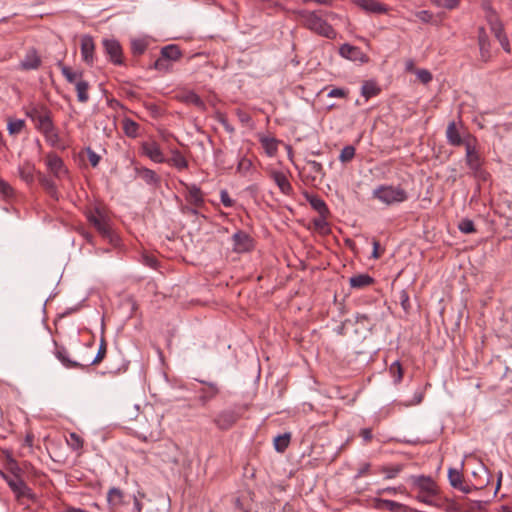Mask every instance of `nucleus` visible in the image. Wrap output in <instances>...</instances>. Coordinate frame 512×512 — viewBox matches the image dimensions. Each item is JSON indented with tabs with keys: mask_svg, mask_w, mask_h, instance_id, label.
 Listing matches in <instances>:
<instances>
[{
	"mask_svg": "<svg viewBox=\"0 0 512 512\" xmlns=\"http://www.w3.org/2000/svg\"><path fill=\"white\" fill-rule=\"evenodd\" d=\"M302 25L314 32L315 34L325 37L327 39H335L337 32L335 29L323 18L326 15L332 19L336 18L337 15L333 12L322 11H308L301 10L297 12Z\"/></svg>",
	"mask_w": 512,
	"mask_h": 512,
	"instance_id": "1",
	"label": "nucleus"
},
{
	"mask_svg": "<svg viewBox=\"0 0 512 512\" xmlns=\"http://www.w3.org/2000/svg\"><path fill=\"white\" fill-rule=\"evenodd\" d=\"M412 484L419 490L416 499L426 505H436L433 497L438 494V487L435 481L429 476H411Z\"/></svg>",
	"mask_w": 512,
	"mask_h": 512,
	"instance_id": "2",
	"label": "nucleus"
},
{
	"mask_svg": "<svg viewBox=\"0 0 512 512\" xmlns=\"http://www.w3.org/2000/svg\"><path fill=\"white\" fill-rule=\"evenodd\" d=\"M372 197L386 205L402 203L408 194L401 186L379 185L372 191Z\"/></svg>",
	"mask_w": 512,
	"mask_h": 512,
	"instance_id": "3",
	"label": "nucleus"
},
{
	"mask_svg": "<svg viewBox=\"0 0 512 512\" xmlns=\"http://www.w3.org/2000/svg\"><path fill=\"white\" fill-rule=\"evenodd\" d=\"M86 217L89 223L95 227L103 238L109 240L111 243L114 242L115 236L110 228L109 219L101 207L95 206L88 209L86 211Z\"/></svg>",
	"mask_w": 512,
	"mask_h": 512,
	"instance_id": "4",
	"label": "nucleus"
},
{
	"mask_svg": "<svg viewBox=\"0 0 512 512\" xmlns=\"http://www.w3.org/2000/svg\"><path fill=\"white\" fill-rule=\"evenodd\" d=\"M465 150V159L467 166L473 172L475 177L485 180L487 173L482 169L483 159L481 158L480 153L476 149V142H467Z\"/></svg>",
	"mask_w": 512,
	"mask_h": 512,
	"instance_id": "5",
	"label": "nucleus"
},
{
	"mask_svg": "<svg viewBox=\"0 0 512 512\" xmlns=\"http://www.w3.org/2000/svg\"><path fill=\"white\" fill-rule=\"evenodd\" d=\"M0 476L6 481L18 500L24 497L30 498L32 496L31 489L21 478V473L8 474L3 470H0Z\"/></svg>",
	"mask_w": 512,
	"mask_h": 512,
	"instance_id": "6",
	"label": "nucleus"
},
{
	"mask_svg": "<svg viewBox=\"0 0 512 512\" xmlns=\"http://www.w3.org/2000/svg\"><path fill=\"white\" fill-rule=\"evenodd\" d=\"M146 422L147 420H145V422L142 421V419L137 420V435L144 441L154 440L159 435L160 421L158 416H154L151 422Z\"/></svg>",
	"mask_w": 512,
	"mask_h": 512,
	"instance_id": "7",
	"label": "nucleus"
},
{
	"mask_svg": "<svg viewBox=\"0 0 512 512\" xmlns=\"http://www.w3.org/2000/svg\"><path fill=\"white\" fill-rule=\"evenodd\" d=\"M240 408H230L219 412L213 422L220 430L230 429L241 417Z\"/></svg>",
	"mask_w": 512,
	"mask_h": 512,
	"instance_id": "8",
	"label": "nucleus"
},
{
	"mask_svg": "<svg viewBox=\"0 0 512 512\" xmlns=\"http://www.w3.org/2000/svg\"><path fill=\"white\" fill-rule=\"evenodd\" d=\"M102 45L109 60L115 65L123 64V52L120 43L114 38H104Z\"/></svg>",
	"mask_w": 512,
	"mask_h": 512,
	"instance_id": "9",
	"label": "nucleus"
},
{
	"mask_svg": "<svg viewBox=\"0 0 512 512\" xmlns=\"http://www.w3.org/2000/svg\"><path fill=\"white\" fill-rule=\"evenodd\" d=\"M446 138L450 145L452 146H461L464 145L466 147L467 142H477L476 138L470 134H466L462 136L456 126L454 121L450 122L446 129Z\"/></svg>",
	"mask_w": 512,
	"mask_h": 512,
	"instance_id": "10",
	"label": "nucleus"
},
{
	"mask_svg": "<svg viewBox=\"0 0 512 512\" xmlns=\"http://www.w3.org/2000/svg\"><path fill=\"white\" fill-rule=\"evenodd\" d=\"M233 250L237 253L248 252L253 248V239L246 232L239 230L232 236Z\"/></svg>",
	"mask_w": 512,
	"mask_h": 512,
	"instance_id": "11",
	"label": "nucleus"
},
{
	"mask_svg": "<svg viewBox=\"0 0 512 512\" xmlns=\"http://www.w3.org/2000/svg\"><path fill=\"white\" fill-rule=\"evenodd\" d=\"M157 455L165 463L178 464V446L173 442H166L159 446Z\"/></svg>",
	"mask_w": 512,
	"mask_h": 512,
	"instance_id": "12",
	"label": "nucleus"
},
{
	"mask_svg": "<svg viewBox=\"0 0 512 512\" xmlns=\"http://www.w3.org/2000/svg\"><path fill=\"white\" fill-rule=\"evenodd\" d=\"M46 165L49 171L58 179L63 178L67 174V168L65 167L63 160L54 153L47 155Z\"/></svg>",
	"mask_w": 512,
	"mask_h": 512,
	"instance_id": "13",
	"label": "nucleus"
},
{
	"mask_svg": "<svg viewBox=\"0 0 512 512\" xmlns=\"http://www.w3.org/2000/svg\"><path fill=\"white\" fill-rule=\"evenodd\" d=\"M339 54L348 60L351 61H359V62H367L368 57L365 53L362 52V50L357 47L350 44H343L339 48Z\"/></svg>",
	"mask_w": 512,
	"mask_h": 512,
	"instance_id": "14",
	"label": "nucleus"
},
{
	"mask_svg": "<svg viewBox=\"0 0 512 512\" xmlns=\"http://www.w3.org/2000/svg\"><path fill=\"white\" fill-rule=\"evenodd\" d=\"M81 56L86 64L92 65L94 63L95 43L90 35H83L81 37Z\"/></svg>",
	"mask_w": 512,
	"mask_h": 512,
	"instance_id": "15",
	"label": "nucleus"
},
{
	"mask_svg": "<svg viewBox=\"0 0 512 512\" xmlns=\"http://www.w3.org/2000/svg\"><path fill=\"white\" fill-rule=\"evenodd\" d=\"M107 503L110 512H117L125 504L123 491L119 488L111 487L107 492Z\"/></svg>",
	"mask_w": 512,
	"mask_h": 512,
	"instance_id": "16",
	"label": "nucleus"
},
{
	"mask_svg": "<svg viewBox=\"0 0 512 512\" xmlns=\"http://www.w3.org/2000/svg\"><path fill=\"white\" fill-rule=\"evenodd\" d=\"M353 2L364 11L372 14H385L388 8L377 0H353Z\"/></svg>",
	"mask_w": 512,
	"mask_h": 512,
	"instance_id": "17",
	"label": "nucleus"
},
{
	"mask_svg": "<svg viewBox=\"0 0 512 512\" xmlns=\"http://www.w3.org/2000/svg\"><path fill=\"white\" fill-rule=\"evenodd\" d=\"M41 65V58L35 49L27 51L25 57L20 62V68L23 70H36Z\"/></svg>",
	"mask_w": 512,
	"mask_h": 512,
	"instance_id": "18",
	"label": "nucleus"
},
{
	"mask_svg": "<svg viewBox=\"0 0 512 512\" xmlns=\"http://www.w3.org/2000/svg\"><path fill=\"white\" fill-rule=\"evenodd\" d=\"M143 153L156 163L165 161L163 153L156 142H146L142 145Z\"/></svg>",
	"mask_w": 512,
	"mask_h": 512,
	"instance_id": "19",
	"label": "nucleus"
},
{
	"mask_svg": "<svg viewBox=\"0 0 512 512\" xmlns=\"http://www.w3.org/2000/svg\"><path fill=\"white\" fill-rule=\"evenodd\" d=\"M270 177L273 179L275 184L279 187L280 191L285 195H290L292 192V186L285 173L281 171L273 170L270 173Z\"/></svg>",
	"mask_w": 512,
	"mask_h": 512,
	"instance_id": "20",
	"label": "nucleus"
},
{
	"mask_svg": "<svg viewBox=\"0 0 512 512\" xmlns=\"http://www.w3.org/2000/svg\"><path fill=\"white\" fill-rule=\"evenodd\" d=\"M219 393V388L214 383L207 384L199 392L198 401L201 406L205 407L209 401L216 397Z\"/></svg>",
	"mask_w": 512,
	"mask_h": 512,
	"instance_id": "21",
	"label": "nucleus"
},
{
	"mask_svg": "<svg viewBox=\"0 0 512 512\" xmlns=\"http://www.w3.org/2000/svg\"><path fill=\"white\" fill-rule=\"evenodd\" d=\"M184 186L188 192L187 201L195 207L202 206L204 204V197L201 189L195 184H184Z\"/></svg>",
	"mask_w": 512,
	"mask_h": 512,
	"instance_id": "22",
	"label": "nucleus"
},
{
	"mask_svg": "<svg viewBox=\"0 0 512 512\" xmlns=\"http://www.w3.org/2000/svg\"><path fill=\"white\" fill-rule=\"evenodd\" d=\"M160 55L169 62H175L182 57V52L177 45L170 44L161 48Z\"/></svg>",
	"mask_w": 512,
	"mask_h": 512,
	"instance_id": "23",
	"label": "nucleus"
},
{
	"mask_svg": "<svg viewBox=\"0 0 512 512\" xmlns=\"http://www.w3.org/2000/svg\"><path fill=\"white\" fill-rule=\"evenodd\" d=\"M35 128L39 132H47L48 128H51L54 124L52 121V114L49 109L44 111L37 120L34 122Z\"/></svg>",
	"mask_w": 512,
	"mask_h": 512,
	"instance_id": "24",
	"label": "nucleus"
},
{
	"mask_svg": "<svg viewBox=\"0 0 512 512\" xmlns=\"http://www.w3.org/2000/svg\"><path fill=\"white\" fill-rule=\"evenodd\" d=\"M478 43H479L481 57L484 61H487L490 57V51H489L490 44H489L488 36L483 27L479 28Z\"/></svg>",
	"mask_w": 512,
	"mask_h": 512,
	"instance_id": "25",
	"label": "nucleus"
},
{
	"mask_svg": "<svg viewBox=\"0 0 512 512\" xmlns=\"http://www.w3.org/2000/svg\"><path fill=\"white\" fill-rule=\"evenodd\" d=\"M352 288L362 289L374 283V279L368 274H357L349 279Z\"/></svg>",
	"mask_w": 512,
	"mask_h": 512,
	"instance_id": "26",
	"label": "nucleus"
},
{
	"mask_svg": "<svg viewBox=\"0 0 512 512\" xmlns=\"http://www.w3.org/2000/svg\"><path fill=\"white\" fill-rule=\"evenodd\" d=\"M181 101L187 104L194 105L198 109L204 111L206 109V105L204 101L197 95L194 91H186L184 92L181 97Z\"/></svg>",
	"mask_w": 512,
	"mask_h": 512,
	"instance_id": "27",
	"label": "nucleus"
},
{
	"mask_svg": "<svg viewBox=\"0 0 512 512\" xmlns=\"http://www.w3.org/2000/svg\"><path fill=\"white\" fill-rule=\"evenodd\" d=\"M56 357L66 368H83L84 365L77 361H73L68 357V352L65 348H57L56 349Z\"/></svg>",
	"mask_w": 512,
	"mask_h": 512,
	"instance_id": "28",
	"label": "nucleus"
},
{
	"mask_svg": "<svg viewBox=\"0 0 512 512\" xmlns=\"http://www.w3.org/2000/svg\"><path fill=\"white\" fill-rule=\"evenodd\" d=\"M136 172L147 184L157 185L160 182L159 176L149 168H136Z\"/></svg>",
	"mask_w": 512,
	"mask_h": 512,
	"instance_id": "29",
	"label": "nucleus"
},
{
	"mask_svg": "<svg viewBox=\"0 0 512 512\" xmlns=\"http://www.w3.org/2000/svg\"><path fill=\"white\" fill-rule=\"evenodd\" d=\"M4 467L8 474L22 473V469L9 451L4 452Z\"/></svg>",
	"mask_w": 512,
	"mask_h": 512,
	"instance_id": "30",
	"label": "nucleus"
},
{
	"mask_svg": "<svg viewBox=\"0 0 512 512\" xmlns=\"http://www.w3.org/2000/svg\"><path fill=\"white\" fill-rule=\"evenodd\" d=\"M375 507L377 509H385L391 512H399L403 508V505L392 500L376 498Z\"/></svg>",
	"mask_w": 512,
	"mask_h": 512,
	"instance_id": "31",
	"label": "nucleus"
},
{
	"mask_svg": "<svg viewBox=\"0 0 512 512\" xmlns=\"http://www.w3.org/2000/svg\"><path fill=\"white\" fill-rule=\"evenodd\" d=\"M309 204L311 207L316 210L321 216H328L329 209L325 203V201L319 196H311L308 198Z\"/></svg>",
	"mask_w": 512,
	"mask_h": 512,
	"instance_id": "32",
	"label": "nucleus"
},
{
	"mask_svg": "<svg viewBox=\"0 0 512 512\" xmlns=\"http://www.w3.org/2000/svg\"><path fill=\"white\" fill-rule=\"evenodd\" d=\"M58 65L61 69L63 76L69 83L74 84L76 86V83L78 81H82V79H81L82 73L81 72L73 71L70 67L62 64L61 62Z\"/></svg>",
	"mask_w": 512,
	"mask_h": 512,
	"instance_id": "33",
	"label": "nucleus"
},
{
	"mask_svg": "<svg viewBox=\"0 0 512 512\" xmlns=\"http://www.w3.org/2000/svg\"><path fill=\"white\" fill-rule=\"evenodd\" d=\"M34 172V165L29 162H25L22 166L19 167V175L21 179L28 184L34 182Z\"/></svg>",
	"mask_w": 512,
	"mask_h": 512,
	"instance_id": "34",
	"label": "nucleus"
},
{
	"mask_svg": "<svg viewBox=\"0 0 512 512\" xmlns=\"http://www.w3.org/2000/svg\"><path fill=\"white\" fill-rule=\"evenodd\" d=\"M39 182L42 185V187L45 189V191L55 200L58 199V192L56 184L53 180L47 178L46 176H43L40 174Z\"/></svg>",
	"mask_w": 512,
	"mask_h": 512,
	"instance_id": "35",
	"label": "nucleus"
},
{
	"mask_svg": "<svg viewBox=\"0 0 512 512\" xmlns=\"http://www.w3.org/2000/svg\"><path fill=\"white\" fill-rule=\"evenodd\" d=\"M168 163L176 167L178 170H183L188 167L186 158L177 150L172 152V157L168 160Z\"/></svg>",
	"mask_w": 512,
	"mask_h": 512,
	"instance_id": "36",
	"label": "nucleus"
},
{
	"mask_svg": "<svg viewBox=\"0 0 512 512\" xmlns=\"http://www.w3.org/2000/svg\"><path fill=\"white\" fill-rule=\"evenodd\" d=\"M76 92H77V99L81 103H86L89 100V83L87 81H78L76 83Z\"/></svg>",
	"mask_w": 512,
	"mask_h": 512,
	"instance_id": "37",
	"label": "nucleus"
},
{
	"mask_svg": "<svg viewBox=\"0 0 512 512\" xmlns=\"http://www.w3.org/2000/svg\"><path fill=\"white\" fill-rule=\"evenodd\" d=\"M122 128H123L124 133L128 137H131V138L137 137L139 125L135 121H133L129 118H125L122 121Z\"/></svg>",
	"mask_w": 512,
	"mask_h": 512,
	"instance_id": "38",
	"label": "nucleus"
},
{
	"mask_svg": "<svg viewBox=\"0 0 512 512\" xmlns=\"http://www.w3.org/2000/svg\"><path fill=\"white\" fill-rule=\"evenodd\" d=\"M448 480H449L450 485L455 489H458L459 487H461V485L464 482L462 473L456 468H449Z\"/></svg>",
	"mask_w": 512,
	"mask_h": 512,
	"instance_id": "39",
	"label": "nucleus"
},
{
	"mask_svg": "<svg viewBox=\"0 0 512 512\" xmlns=\"http://www.w3.org/2000/svg\"><path fill=\"white\" fill-rule=\"evenodd\" d=\"M389 373L393 378L394 384H399L403 379V368L399 361H394L389 367Z\"/></svg>",
	"mask_w": 512,
	"mask_h": 512,
	"instance_id": "40",
	"label": "nucleus"
},
{
	"mask_svg": "<svg viewBox=\"0 0 512 512\" xmlns=\"http://www.w3.org/2000/svg\"><path fill=\"white\" fill-rule=\"evenodd\" d=\"M290 434L284 433L274 438V447L278 452H284L290 443Z\"/></svg>",
	"mask_w": 512,
	"mask_h": 512,
	"instance_id": "41",
	"label": "nucleus"
},
{
	"mask_svg": "<svg viewBox=\"0 0 512 512\" xmlns=\"http://www.w3.org/2000/svg\"><path fill=\"white\" fill-rule=\"evenodd\" d=\"M404 469L403 464H396L393 466H383L380 469L381 473L385 474V479L395 478Z\"/></svg>",
	"mask_w": 512,
	"mask_h": 512,
	"instance_id": "42",
	"label": "nucleus"
},
{
	"mask_svg": "<svg viewBox=\"0 0 512 512\" xmlns=\"http://www.w3.org/2000/svg\"><path fill=\"white\" fill-rule=\"evenodd\" d=\"M66 441L68 446L74 451L81 450L84 443L83 439L75 432H71Z\"/></svg>",
	"mask_w": 512,
	"mask_h": 512,
	"instance_id": "43",
	"label": "nucleus"
},
{
	"mask_svg": "<svg viewBox=\"0 0 512 512\" xmlns=\"http://www.w3.org/2000/svg\"><path fill=\"white\" fill-rule=\"evenodd\" d=\"M491 31L494 33V36L498 39L501 36L505 35L503 33V25L499 19V17L492 16L489 20H487Z\"/></svg>",
	"mask_w": 512,
	"mask_h": 512,
	"instance_id": "44",
	"label": "nucleus"
},
{
	"mask_svg": "<svg viewBox=\"0 0 512 512\" xmlns=\"http://www.w3.org/2000/svg\"><path fill=\"white\" fill-rule=\"evenodd\" d=\"M48 108L47 106L40 104V105H33L30 106L26 110V115L29 117L33 122L37 120V118L42 114L44 111H46Z\"/></svg>",
	"mask_w": 512,
	"mask_h": 512,
	"instance_id": "45",
	"label": "nucleus"
},
{
	"mask_svg": "<svg viewBox=\"0 0 512 512\" xmlns=\"http://www.w3.org/2000/svg\"><path fill=\"white\" fill-rule=\"evenodd\" d=\"M25 126L24 120L11 119L8 121L7 129L11 135L19 134Z\"/></svg>",
	"mask_w": 512,
	"mask_h": 512,
	"instance_id": "46",
	"label": "nucleus"
},
{
	"mask_svg": "<svg viewBox=\"0 0 512 512\" xmlns=\"http://www.w3.org/2000/svg\"><path fill=\"white\" fill-rule=\"evenodd\" d=\"M361 93L366 99H369L373 96H376L379 93V89L376 87L374 83L365 82L362 85Z\"/></svg>",
	"mask_w": 512,
	"mask_h": 512,
	"instance_id": "47",
	"label": "nucleus"
},
{
	"mask_svg": "<svg viewBox=\"0 0 512 512\" xmlns=\"http://www.w3.org/2000/svg\"><path fill=\"white\" fill-rule=\"evenodd\" d=\"M147 49V43L143 39H133L131 41V51L134 55H141Z\"/></svg>",
	"mask_w": 512,
	"mask_h": 512,
	"instance_id": "48",
	"label": "nucleus"
},
{
	"mask_svg": "<svg viewBox=\"0 0 512 512\" xmlns=\"http://www.w3.org/2000/svg\"><path fill=\"white\" fill-rule=\"evenodd\" d=\"M107 352V344L106 341L102 338L100 341L98 352L95 358L89 363V365L99 364L106 356ZM88 366V364L86 365Z\"/></svg>",
	"mask_w": 512,
	"mask_h": 512,
	"instance_id": "49",
	"label": "nucleus"
},
{
	"mask_svg": "<svg viewBox=\"0 0 512 512\" xmlns=\"http://www.w3.org/2000/svg\"><path fill=\"white\" fill-rule=\"evenodd\" d=\"M354 156H355V148L351 145H347L341 150L340 155H339V160L342 163H347V162L351 161L354 158Z\"/></svg>",
	"mask_w": 512,
	"mask_h": 512,
	"instance_id": "50",
	"label": "nucleus"
},
{
	"mask_svg": "<svg viewBox=\"0 0 512 512\" xmlns=\"http://www.w3.org/2000/svg\"><path fill=\"white\" fill-rule=\"evenodd\" d=\"M458 228L464 234H470L476 231L474 222L468 218L462 219L458 224Z\"/></svg>",
	"mask_w": 512,
	"mask_h": 512,
	"instance_id": "51",
	"label": "nucleus"
},
{
	"mask_svg": "<svg viewBox=\"0 0 512 512\" xmlns=\"http://www.w3.org/2000/svg\"><path fill=\"white\" fill-rule=\"evenodd\" d=\"M41 133L44 135L46 141L52 146H55L59 142V135L54 125L51 128H48L47 132Z\"/></svg>",
	"mask_w": 512,
	"mask_h": 512,
	"instance_id": "52",
	"label": "nucleus"
},
{
	"mask_svg": "<svg viewBox=\"0 0 512 512\" xmlns=\"http://www.w3.org/2000/svg\"><path fill=\"white\" fill-rule=\"evenodd\" d=\"M154 68L158 71L168 72L171 70V63L166 60L163 56L160 57L154 62Z\"/></svg>",
	"mask_w": 512,
	"mask_h": 512,
	"instance_id": "53",
	"label": "nucleus"
},
{
	"mask_svg": "<svg viewBox=\"0 0 512 512\" xmlns=\"http://www.w3.org/2000/svg\"><path fill=\"white\" fill-rule=\"evenodd\" d=\"M436 6L446 8V9H454L459 5L460 0H431Z\"/></svg>",
	"mask_w": 512,
	"mask_h": 512,
	"instance_id": "54",
	"label": "nucleus"
},
{
	"mask_svg": "<svg viewBox=\"0 0 512 512\" xmlns=\"http://www.w3.org/2000/svg\"><path fill=\"white\" fill-rule=\"evenodd\" d=\"M480 473H482L484 475V479H479L477 484L474 485V489H482V488L486 487L490 481L489 471L487 470L486 467L481 466Z\"/></svg>",
	"mask_w": 512,
	"mask_h": 512,
	"instance_id": "55",
	"label": "nucleus"
},
{
	"mask_svg": "<svg viewBox=\"0 0 512 512\" xmlns=\"http://www.w3.org/2000/svg\"><path fill=\"white\" fill-rule=\"evenodd\" d=\"M416 76L418 80L423 84H428L432 81L433 78L431 72L427 69H418L416 71Z\"/></svg>",
	"mask_w": 512,
	"mask_h": 512,
	"instance_id": "56",
	"label": "nucleus"
},
{
	"mask_svg": "<svg viewBox=\"0 0 512 512\" xmlns=\"http://www.w3.org/2000/svg\"><path fill=\"white\" fill-rule=\"evenodd\" d=\"M144 497H145V494L143 492H138L136 495L133 496V511L134 512H142L143 503L141 502V499Z\"/></svg>",
	"mask_w": 512,
	"mask_h": 512,
	"instance_id": "57",
	"label": "nucleus"
},
{
	"mask_svg": "<svg viewBox=\"0 0 512 512\" xmlns=\"http://www.w3.org/2000/svg\"><path fill=\"white\" fill-rule=\"evenodd\" d=\"M86 153L91 166L96 167L99 164L101 157L90 147L86 148Z\"/></svg>",
	"mask_w": 512,
	"mask_h": 512,
	"instance_id": "58",
	"label": "nucleus"
},
{
	"mask_svg": "<svg viewBox=\"0 0 512 512\" xmlns=\"http://www.w3.org/2000/svg\"><path fill=\"white\" fill-rule=\"evenodd\" d=\"M326 218L327 216H321L319 215V217L315 218L313 220V224L314 226L318 229V230H321V231H324L325 229L328 228V223L326 221Z\"/></svg>",
	"mask_w": 512,
	"mask_h": 512,
	"instance_id": "59",
	"label": "nucleus"
},
{
	"mask_svg": "<svg viewBox=\"0 0 512 512\" xmlns=\"http://www.w3.org/2000/svg\"><path fill=\"white\" fill-rule=\"evenodd\" d=\"M220 200H221V203L227 208L232 207L234 205V201L229 196V193L227 192V190H221Z\"/></svg>",
	"mask_w": 512,
	"mask_h": 512,
	"instance_id": "60",
	"label": "nucleus"
},
{
	"mask_svg": "<svg viewBox=\"0 0 512 512\" xmlns=\"http://www.w3.org/2000/svg\"><path fill=\"white\" fill-rule=\"evenodd\" d=\"M482 8L485 11V17L487 20H489L492 16L498 17L496 12L491 7V4L488 0H484L482 3Z\"/></svg>",
	"mask_w": 512,
	"mask_h": 512,
	"instance_id": "61",
	"label": "nucleus"
},
{
	"mask_svg": "<svg viewBox=\"0 0 512 512\" xmlns=\"http://www.w3.org/2000/svg\"><path fill=\"white\" fill-rule=\"evenodd\" d=\"M307 164L310 166L312 172L324 175V169L320 162L315 160H308Z\"/></svg>",
	"mask_w": 512,
	"mask_h": 512,
	"instance_id": "62",
	"label": "nucleus"
},
{
	"mask_svg": "<svg viewBox=\"0 0 512 512\" xmlns=\"http://www.w3.org/2000/svg\"><path fill=\"white\" fill-rule=\"evenodd\" d=\"M416 17L424 23H429L432 20L433 15L428 10H421L416 12Z\"/></svg>",
	"mask_w": 512,
	"mask_h": 512,
	"instance_id": "63",
	"label": "nucleus"
},
{
	"mask_svg": "<svg viewBox=\"0 0 512 512\" xmlns=\"http://www.w3.org/2000/svg\"><path fill=\"white\" fill-rule=\"evenodd\" d=\"M327 96L332 98H345L347 91L343 88H334L328 92Z\"/></svg>",
	"mask_w": 512,
	"mask_h": 512,
	"instance_id": "64",
	"label": "nucleus"
}]
</instances>
